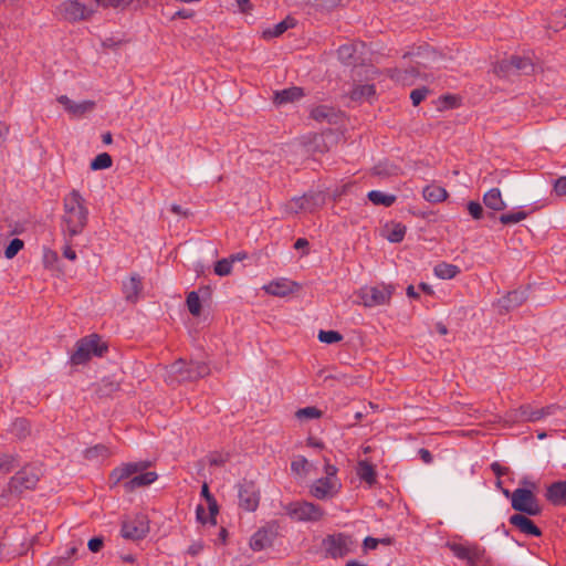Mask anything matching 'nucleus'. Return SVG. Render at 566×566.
Masks as SVG:
<instances>
[{
  "label": "nucleus",
  "mask_w": 566,
  "mask_h": 566,
  "mask_svg": "<svg viewBox=\"0 0 566 566\" xmlns=\"http://www.w3.org/2000/svg\"><path fill=\"white\" fill-rule=\"evenodd\" d=\"M88 222L86 200L76 189L63 198V213L61 217V231L64 238H74L81 234Z\"/></svg>",
  "instance_id": "1"
},
{
  "label": "nucleus",
  "mask_w": 566,
  "mask_h": 566,
  "mask_svg": "<svg viewBox=\"0 0 566 566\" xmlns=\"http://www.w3.org/2000/svg\"><path fill=\"white\" fill-rule=\"evenodd\" d=\"M209 366L202 361L186 363L179 359L167 368L166 381L169 385L180 384L185 381H195L199 378L208 376Z\"/></svg>",
  "instance_id": "2"
},
{
  "label": "nucleus",
  "mask_w": 566,
  "mask_h": 566,
  "mask_svg": "<svg viewBox=\"0 0 566 566\" xmlns=\"http://www.w3.org/2000/svg\"><path fill=\"white\" fill-rule=\"evenodd\" d=\"M324 462L325 476L314 481L310 488L311 495L317 500L334 497L342 486L337 478L338 469L334 464H331L329 460L326 458H324Z\"/></svg>",
  "instance_id": "3"
},
{
  "label": "nucleus",
  "mask_w": 566,
  "mask_h": 566,
  "mask_svg": "<svg viewBox=\"0 0 566 566\" xmlns=\"http://www.w3.org/2000/svg\"><path fill=\"white\" fill-rule=\"evenodd\" d=\"M321 547L325 558L339 559L355 551L356 541L350 534L338 532L326 535Z\"/></svg>",
  "instance_id": "4"
},
{
  "label": "nucleus",
  "mask_w": 566,
  "mask_h": 566,
  "mask_svg": "<svg viewBox=\"0 0 566 566\" xmlns=\"http://www.w3.org/2000/svg\"><path fill=\"white\" fill-rule=\"evenodd\" d=\"M107 350L106 344L101 342V338L96 334L81 338L76 343V349L71 356V363L73 365H82L91 359L92 356H103Z\"/></svg>",
  "instance_id": "5"
},
{
  "label": "nucleus",
  "mask_w": 566,
  "mask_h": 566,
  "mask_svg": "<svg viewBox=\"0 0 566 566\" xmlns=\"http://www.w3.org/2000/svg\"><path fill=\"white\" fill-rule=\"evenodd\" d=\"M394 286L390 284H379L375 286H363L357 291L359 304L365 307H376L390 304Z\"/></svg>",
  "instance_id": "6"
},
{
  "label": "nucleus",
  "mask_w": 566,
  "mask_h": 566,
  "mask_svg": "<svg viewBox=\"0 0 566 566\" xmlns=\"http://www.w3.org/2000/svg\"><path fill=\"white\" fill-rule=\"evenodd\" d=\"M286 514L297 522H318L325 511L317 504L307 501H296L285 506Z\"/></svg>",
  "instance_id": "7"
},
{
  "label": "nucleus",
  "mask_w": 566,
  "mask_h": 566,
  "mask_svg": "<svg viewBox=\"0 0 566 566\" xmlns=\"http://www.w3.org/2000/svg\"><path fill=\"white\" fill-rule=\"evenodd\" d=\"M325 205L323 192H310L302 197H295L285 205V212L297 214L300 212H314Z\"/></svg>",
  "instance_id": "8"
},
{
  "label": "nucleus",
  "mask_w": 566,
  "mask_h": 566,
  "mask_svg": "<svg viewBox=\"0 0 566 566\" xmlns=\"http://www.w3.org/2000/svg\"><path fill=\"white\" fill-rule=\"evenodd\" d=\"M451 552L455 557L467 562L469 566H488L489 557L484 548L475 544H451Z\"/></svg>",
  "instance_id": "9"
},
{
  "label": "nucleus",
  "mask_w": 566,
  "mask_h": 566,
  "mask_svg": "<svg viewBox=\"0 0 566 566\" xmlns=\"http://www.w3.org/2000/svg\"><path fill=\"white\" fill-rule=\"evenodd\" d=\"M239 507L245 512H255L260 505L261 492L256 483L243 480L238 484Z\"/></svg>",
  "instance_id": "10"
},
{
  "label": "nucleus",
  "mask_w": 566,
  "mask_h": 566,
  "mask_svg": "<svg viewBox=\"0 0 566 566\" xmlns=\"http://www.w3.org/2000/svg\"><path fill=\"white\" fill-rule=\"evenodd\" d=\"M39 482V473L34 468L24 467L18 471L8 483V492L20 494L27 490H33Z\"/></svg>",
  "instance_id": "11"
},
{
  "label": "nucleus",
  "mask_w": 566,
  "mask_h": 566,
  "mask_svg": "<svg viewBox=\"0 0 566 566\" xmlns=\"http://www.w3.org/2000/svg\"><path fill=\"white\" fill-rule=\"evenodd\" d=\"M56 11L62 19L72 23L88 20L94 14V10L78 0H66L57 6Z\"/></svg>",
  "instance_id": "12"
},
{
  "label": "nucleus",
  "mask_w": 566,
  "mask_h": 566,
  "mask_svg": "<svg viewBox=\"0 0 566 566\" xmlns=\"http://www.w3.org/2000/svg\"><path fill=\"white\" fill-rule=\"evenodd\" d=\"M512 507L515 511L523 512L527 515H538L541 506L536 496L531 490L516 489L511 495Z\"/></svg>",
  "instance_id": "13"
},
{
  "label": "nucleus",
  "mask_w": 566,
  "mask_h": 566,
  "mask_svg": "<svg viewBox=\"0 0 566 566\" xmlns=\"http://www.w3.org/2000/svg\"><path fill=\"white\" fill-rule=\"evenodd\" d=\"M149 532L148 520L145 515H136L133 518L125 520L122 524V536L127 539H142Z\"/></svg>",
  "instance_id": "14"
},
{
  "label": "nucleus",
  "mask_w": 566,
  "mask_h": 566,
  "mask_svg": "<svg viewBox=\"0 0 566 566\" xmlns=\"http://www.w3.org/2000/svg\"><path fill=\"white\" fill-rule=\"evenodd\" d=\"M149 465L146 461L124 463L115 468L109 474V481L113 485H117L124 480L129 479L132 475L144 471Z\"/></svg>",
  "instance_id": "15"
},
{
  "label": "nucleus",
  "mask_w": 566,
  "mask_h": 566,
  "mask_svg": "<svg viewBox=\"0 0 566 566\" xmlns=\"http://www.w3.org/2000/svg\"><path fill=\"white\" fill-rule=\"evenodd\" d=\"M297 289L298 284L296 282L285 277L273 280L263 286L265 293L280 297L287 296L294 293Z\"/></svg>",
  "instance_id": "16"
},
{
  "label": "nucleus",
  "mask_w": 566,
  "mask_h": 566,
  "mask_svg": "<svg viewBox=\"0 0 566 566\" xmlns=\"http://www.w3.org/2000/svg\"><path fill=\"white\" fill-rule=\"evenodd\" d=\"M57 102L63 105L64 109L75 117H81L84 114L92 112L95 108L94 101H82L76 103L69 98L66 95H61L57 97Z\"/></svg>",
  "instance_id": "17"
},
{
  "label": "nucleus",
  "mask_w": 566,
  "mask_h": 566,
  "mask_svg": "<svg viewBox=\"0 0 566 566\" xmlns=\"http://www.w3.org/2000/svg\"><path fill=\"white\" fill-rule=\"evenodd\" d=\"M104 10L114 9L124 11L128 8L140 10L149 6V0H94Z\"/></svg>",
  "instance_id": "18"
},
{
  "label": "nucleus",
  "mask_w": 566,
  "mask_h": 566,
  "mask_svg": "<svg viewBox=\"0 0 566 566\" xmlns=\"http://www.w3.org/2000/svg\"><path fill=\"white\" fill-rule=\"evenodd\" d=\"M143 290L142 277L138 274H132L127 281L123 283V294L125 300L136 303Z\"/></svg>",
  "instance_id": "19"
},
{
  "label": "nucleus",
  "mask_w": 566,
  "mask_h": 566,
  "mask_svg": "<svg viewBox=\"0 0 566 566\" xmlns=\"http://www.w3.org/2000/svg\"><path fill=\"white\" fill-rule=\"evenodd\" d=\"M510 523L518 528L522 533L531 536H541V530L534 524V522L523 514H514L510 517Z\"/></svg>",
  "instance_id": "20"
},
{
  "label": "nucleus",
  "mask_w": 566,
  "mask_h": 566,
  "mask_svg": "<svg viewBox=\"0 0 566 566\" xmlns=\"http://www.w3.org/2000/svg\"><path fill=\"white\" fill-rule=\"evenodd\" d=\"M349 97L354 102L371 103L376 98V88L373 84H358L353 87Z\"/></svg>",
  "instance_id": "21"
},
{
  "label": "nucleus",
  "mask_w": 566,
  "mask_h": 566,
  "mask_svg": "<svg viewBox=\"0 0 566 566\" xmlns=\"http://www.w3.org/2000/svg\"><path fill=\"white\" fill-rule=\"evenodd\" d=\"M157 473L154 471L149 472H140V474L133 476L128 481L124 483V489L126 492H132L138 488L149 485L157 480Z\"/></svg>",
  "instance_id": "22"
},
{
  "label": "nucleus",
  "mask_w": 566,
  "mask_h": 566,
  "mask_svg": "<svg viewBox=\"0 0 566 566\" xmlns=\"http://www.w3.org/2000/svg\"><path fill=\"white\" fill-rule=\"evenodd\" d=\"M546 497L554 505H566V481L551 484L547 489Z\"/></svg>",
  "instance_id": "23"
},
{
  "label": "nucleus",
  "mask_w": 566,
  "mask_h": 566,
  "mask_svg": "<svg viewBox=\"0 0 566 566\" xmlns=\"http://www.w3.org/2000/svg\"><path fill=\"white\" fill-rule=\"evenodd\" d=\"M422 197L430 203H440L448 199L449 193L446 188L432 182L423 188Z\"/></svg>",
  "instance_id": "24"
},
{
  "label": "nucleus",
  "mask_w": 566,
  "mask_h": 566,
  "mask_svg": "<svg viewBox=\"0 0 566 566\" xmlns=\"http://www.w3.org/2000/svg\"><path fill=\"white\" fill-rule=\"evenodd\" d=\"M273 535L265 528L258 530L250 539V547L254 552H260L272 545Z\"/></svg>",
  "instance_id": "25"
},
{
  "label": "nucleus",
  "mask_w": 566,
  "mask_h": 566,
  "mask_svg": "<svg viewBox=\"0 0 566 566\" xmlns=\"http://www.w3.org/2000/svg\"><path fill=\"white\" fill-rule=\"evenodd\" d=\"M483 203L486 208L493 211H502L506 207V203L503 200L501 190L499 188H492L488 190L483 196Z\"/></svg>",
  "instance_id": "26"
},
{
  "label": "nucleus",
  "mask_w": 566,
  "mask_h": 566,
  "mask_svg": "<svg viewBox=\"0 0 566 566\" xmlns=\"http://www.w3.org/2000/svg\"><path fill=\"white\" fill-rule=\"evenodd\" d=\"M296 22L295 19L287 17L281 22L274 24L272 28H268L262 32V36L265 40H270L273 38H277L282 35L285 31L289 29L295 27Z\"/></svg>",
  "instance_id": "27"
},
{
  "label": "nucleus",
  "mask_w": 566,
  "mask_h": 566,
  "mask_svg": "<svg viewBox=\"0 0 566 566\" xmlns=\"http://www.w3.org/2000/svg\"><path fill=\"white\" fill-rule=\"evenodd\" d=\"M407 228L402 223L391 222L385 226L384 237L392 243L401 242L405 238Z\"/></svg>",
  "instance_id": "28"
},
{
  "label": "nucleus",
  "mask_w": 566,
  "mask_h": 566,
  "mask_svg": "<svg viewBox=\"0 0 566 566\" xmlns=\"http://www.w3.org/2000/svg\"><path fill=\"white\" fill-rule=\"evenodd\" d=\"M304 92L301 87H290L283 91L276 92L274 102L276 104H285L290 102H294L303 97Z\"/></svg>",
  "instance_id": "29"
},
{
  "label": "nucleus",
  "mask_w": 566,
  "mask_h": 566,
  "mask_svg": "<svg viewBox=\"0 0 566 566\" xmlns=\"http://www.w3.org/2000/svg\"><path fill=\"white\" fill-rule=\"evenodd\" d=\"M527 296L525 291H512L507 293L500 302L505 310H512L522 305L526 301Z\"/></svg>",
  "instance_id": "30"
},
{
  "label": "nucleus",
  "mask_w": 566,
  "mask_h": 566,
  "mask_svg": "<svg viewBox=\"0 0 566 566\" xmlns=\"http://www.w3.org/2000/svg\"><path fill=\"white\" fill-rule=\"evenodd\" d=\"M357 475L360 480L365 481L369 485L376 483V470L375 467L368 461H359L357 465Z\"/></svg>",
  "instance_id": "31"
},
{
  "label": "nucleus",
  "mask_w": 566,
  "mask_h": 566,
  "mask_svg": "<svg viewBox=\"0 0 566 566\" xmlns=\"http://www.w3.org/2000/svg\"><path fill=\"white\" fill-rule=\"evenodd\" d=\"M434 275L442 280H451L460 273L458 265L440 262L433 269Z\"/></svg>",
  "instance_id": "32"
},
{
  "label": "nucleus",
  "mask_w": 566,
  "mask_h": 566,
  "mask_svg": "<svg viewBox=\"0 0 566 566\" xmlns=\"http://www.w3.org/2000/svg\"><path fill=\"white\" fill-rule=\"evenodd\" d=\"M507 67L530 74L534 71V64L528 57L513 55L507 60Z\"/></svg>",
  "instance_id": "33"
},
{
  "label": "nucleus",
  "mask_w": 566,
  "mask_h": 566,
  "mask_svg": "<svg viewBox=\"0 0 566 566\" xmlns=\"http://www.w3.org/2000/svg\"><path fill=\"white\" fill-rule=\"evenodd\" d=\"M367 197L376 206L390 207L396 201V196L387 195L378 190L369 191Z\"/></svg>",
  "instance_id": "34"
},
{
  "label": "nucleus",
  "mask_w": 566,
  "mask_h": 566,
  "mask_svg": "<svg viewBox=\"0 0 566 566\" xmlns=\"http://www.w3.org/2000/svg\"><path fill=\"white\" fill-rule=\"evenodd\" d=\"M111 454V450L104 444H96L84 451V458L86 460H103L108 458Z\"/></svg>",
  "instance_id": "35"
},
{
  "label": "nucleus",
  "mask_w": 566,
  "mask_h": 566,
  "mask_svg": "<svg viewBox=\"0 0 566 566\" xmlns=\"http://www.w3.org/2000/svg\"><path fill=\"white\" fill-rule=\"evenodd\" d=\"M310 463L303 455H297L291 462V470L297 475H306L308 473Z\"/></svg>",
  "instance_id": "36"
},
{
  "label": "nucleus",
  "mask_w": 566,
  "mask_h": 566,
  "mask_svg": "<svg viewBox=\"0 0 566 566\" xmlns=\"http://www.w3.org/2000/svg\"><path fill=\"white\" fill-rule=\"evenodd\" d=\"M112 157L107 153L97 155L91 163L92 170L107 169L112 166Z\"/></svg>",
  "instance_id": "37"
},
{
  "label": "nucleus",
  "mask_w": 566,
  "mask_h": 566,
  "mask_svg": "<svg viewBox=\"0 0 566 566\" xmlns=\"http://www.w3.org/2000/svg\"><path fill=\"white\" fill-rule=\"evenodd\" d=\"M356 48L354 44L340 45L337 50L338 59L345 64H352Z\"/></svg>",
  "instance_id": "38"
},
{
  "label": "nucleus",
  "mask_w": 566,
  "mask_h": 566,
  "mask_svg": "<svg viewBox=\"0 0 566 566\" xmlns=\"http://www.w3.org/2000/svg\"><path fill=\"white\" fill-rule=\"evenodd\" d=\"M189 312L193 316H199L201 313V302L197 292L192 291L188 294L186 300Z\"/></svg>",
  "instance_id": "39"
},
{
  "label": "nucleus",
  "mask_w": 566,
  "mask_h": 566,
  "mask_svg": "<svg viewBox=\"0 0 566 566\" xmlns=\"http://www.w3.org/2000/svg\"><path fill=\"white\" fill-rule=\"evenodd\" d=\"M526 218H527V213L525 211L520 210V211L502 214L500 217V221L503 224H515V223L523 221Z\"/></svg>",
  "instance_id": "40"
},
{
  "label": "nucleus",
  "mask_w": 566,
  "mask_h": 566,
  "mask_svg": "<svg viewBox=\"0 0 566 566\" xmlns=\"http://www.w3.org/2000/svg\"><path fill=\"white\" fill-rule=\"evenodd\" d=\"M234 259H222L214 264V273L219 276L229 275L232 271Z\"/></svg>",
  "instance_id": "41"
},
{
  "label": "nucleus",
  "mask_w": 566,
  "mask_h": 566,
  "mask_svg": "<svg viewBox=\"0 0 566 566\" xmlns=\"http://www.w3.org/2000/svg\"><path fill=\"white\" fill-rule=\"evenodd\" d=\"M295 417L300 420L318 419L322 417V411L319 409H317L316 407H305V408L298 409L295 412Z\"/></svg>",
  "instance_id": "42"
},
{
  "label": "nucleus",
  "mask_w": 566,
  "mask_h": 566,
  "mask_svg": "<svg viewBox=\"0 0 566 566\" xmlns=\"http://www.w3.org/2000/svg\"><path fill=\"white\" fill-rule=\"evenodd\" d=\"M332 115H333V109L325 105L316 106L311 112V117L317 122L326 120Z\"/></svg>",
  "instance_id": "43"
},
{
  "label": "nucleus",
  "mask_w": 566,
  "mask_h": 566,
  "mask_svg": "<svg viewBox=\"0 0 566 566\" xmlns=\"http://www.w3.org/2000/svg\"><path fill=\"white\" fill-rule=\"evenodd\" d=\"M17 465L15 458L11 454H0V473L7 474Z\"/></svg>",
  "instance_id": "44"
},
{
  "label": "nucleus",
  "mask_w": 566,
  "mask_h": 566,
  "mask_svg": "<svg viewBox=\"0 0 566 566\" xmlns=\"http://www.w3.org/2000/svg\"><path fill=\"white\" fill-rule=\"evenodd\" d=\"M318 339L325 344H334L340 342L343 335L336 331H319Z\"/></svg>",
  "instance_id": "45"
},
{
  "label": "nucleus",
  "mask_w": 566,
  "mask_h": 566,
  "mask_svg": "<svg viewBox=\"0 0 566 566\" xmlns=\"http://www.w3.org/2000/svg\"><path fill=\"white\" fill-rule=\"evenodd\" d=\"M23 241L21 239H13L4 250V256L7 259H13L19 251L23 249Z\"/></svg>",
  "instance_id": "46"
},
{
  "label": "nucleus",
  "mask_w": 566,
  "mask_h": 566,
  "mask_svg": "<svg viewBox=\"0 0 566 566\" xmlns=\"http://www.w3.org/2000/svg\"><path fill=\"white\" fill-rule=\"evenodd\" d=\"M467 209H468L469 214L474 220H481L483 218L484 210H483L482 205L479 201H469L467 205Z\"/></svg>",
  "instance_id": "47"
},
{
  "label": "nucleus",
  "mask_w": 566,
  "mask_h": 566,
  "mask_svg": "<svg viewBox=\"0 0 566 566\" xmlns=\"http://www.w3.org/2000/svg\"><path fill=\"white\" fill-rule=\"evenodd\" d=\"M429 90L426 87L416 88L410 93L413 106H418L428 95Z\"/></svg>",
  "instance_id": "48"
},
{
  "label": "nucleus",
  "mask_w": 566,
  "mask_h": 566,
  "mask_svg": "<svg viewBox=\"0 0 566 566\" xmlns=\"http://www.w3.org/2000/svg\"><path fill=\"white\" fill-rule=\"evenodd\" d=\"M553 190L559 197L566 196V176L559 177L554 181Z\"/></svg>",
  "instance_id": "49"
},
{
  "label": "nucleus",
  "mask_w": 566,
  "mask_h": 566,
  "mask_svg": "<svg viewBox=\"0 0 566 566\" xmlns=\"http://www.w3.org/2000/svg\"><path fill=\"white\" fill-rule=\"evenodd\" d=\"M72 239L73 238H64L65 244L63 247V256L70 261H75L77 255L76 252L72 249Z\"/></svg>",
  "instance_id": "50"
},
{
  "label": "nucleus",
  "mask_w": 566,
  "mask_h": 566,
  "mask_svg": "<svg viewBox=\"0 0 566 566\" xmlns=\"http://www.w3.org/2000/svg\"><path fill=\"white\" fill-rule=\"evenodd\" d=\"M208 503V509H209V517H210V522L211 524L216 525L217 524V514H218V504H217V501L216 499H212L210 501H207Z\"/></svg>",
  "instance_id": "51"
},
{
  "label": "nucleus",
  "mask_w": 566,
  "mask_h": 566,
  "mask_svg": "<svg viewBox=\"0 0 566 566\" xmlns=\"http://www.w3.org/2000/svg\"><path fill=\"white\" fill-rule=\"evenodd\" d=\"M13 429L25 436L29 432V423L25 419H18L13 422Z\"/></svg>",
  "instance_id": "52"
},
{
  "label": "nucleus",
  "mask_w": 566,
  "mask_h": 566,
  "mask_svg": "<svg viewBox=\"0 0 566 566\" xmlns=\"http://www.w3.org/2000/svg\"><path fill=\"white\" fill-rule=\"evenodd\" d=\"M87 546L91 552L97 553L103 547V539L99 537H93L88 541Z\"/></svg>",
  "instance_id": "53"
},
{
  "label": "nucleus",
  "mask_w": 566,
  "mask_h": 566,
  "mask_svg": "<svg viewBox=\"0 0 566 566\" xmlns=\"http://www.w3.org/2000/svg\"><path fill=\"white\" fill-rule=\"evenodd\" d=\"M491 469L497 478L503 476L509 472V468L501 465L499 462H493L491 464Z\"/></svg>",
  "instance_id": "54"
},
{
  "label": "nucleus",
  "mask_w": 566,
  "mask_h": 566,
  "mask_svg": "<svg viewBox=\"0 0 566 566\" xmlns=\"http://www.w3.org/2000/svg\"><path fill=\"white\" fill-rule=\"evenodd\" d=\"M203 549L202 542H193L187 549V553L191 556H196Z\"/></svg>",
  "instance_id": "55"
},
{
  "label": "nucleus",
  "mask_w": 566,
  "mask_h": 566,
  "mask_svg": "<svg viewBox=\"0 0 566 566\" xmlns=\"http://www.w3.org/2000/svg\"><path fill=\"white\" fill-rule=\"evenodd\" d=\"M365 549H376L379 545V541L377 538L367 536L363 542Z\"/></svg>",
  "instance_id": "56"
},
{
  "label": "nucleus",
  "mask_w": 566,
  "mask_h": 566,
  "mask_svg": "<svg viewBox=\"0 0 566 566\" xmlns=\"http://www.w3.org/2000/svg\"><path fill=\"white\" fill-rule=\"evenodd\" d=\"M227 458H223L222 455H218V454H212L210 458H209V464L210 465H217V467H221L226 462H227Z\"/></svg>",
  "instance_id": "57"
},
{
  "label": "nucleus",
  "mask_w": 566,
  "mask_h": 566,
  "mask_svg": "<svg viewBox=\"0 0 566 566\" xmlns=\"http://www.w3.org/2000/svg\"><path fill=\"white\" fill-rule=\"evenodd\" d=\"M374 171H375L376 175L390 176V175H396L397 174V168L391 166L389 169L381 170V166L377 165V166H375Z\"/></svg>",
  "instance_id": "58"
},
{
  "label": "nucleus",
  "mask_w": 566,
  "mask_h": 566,
  "mask_svg": "<svg viewBox=\"0 0 566 566\" xmlns=\"http://www.w3.org/2000/svg\"><path fill=\"white\" fill-rule=\"evenodd\" d=\"M197 520L201 523L208 522L206 509L202 505H198L196 510Z\"/></svg>",
  "instance_id": "59"
},
{
  "label": "nucleus",
  "mask_w": 566,
  "mask_h": 566,
  "mask_svg": "<svg viewBox=\"0 0 566 566\" xmlns=\"http://www.w3.org/2000/svg\"><path fill=\"white\" fill-rule=\"evenodd\" d=\"M390 76H391V78H394L398 82H402V83L407 82V71H405V72L394 71Z\"/></svg>",
  "instance_id": "60"
},
{
  "label": "nucleus",
  "mask_w": 566,
  "mask_h": 566,
  "mask_svg": "<svg viewBox=\"0 0 566 566\" xmlns=\"http://www.w3.org/2000/svg\"><path fill=\"white\" fill-rule=\"evenodd\" d=\"M419 454L424 463H430L432 461V455L429 450L420 449Z\"/></svg>",
  "instance_id": "61"
},
{
  "label": "nucleus",
  "mask_w": 566,
  "mask_h": 566,
  "mask_svg": "<svg viewBox=\"0 0 566 566\" xmlns=\"http://www.w3.org/2000/svg\"><path fill=\"white\" fill-rule=\"evenodd\" d=\"M241 12H248L251 10L250 0H235Z\"/></svg>",
  "instance_id": "62"
},
{
  "label": "nucleus",
  "mask_w": 566,
  "mask_h": 566,
  "mask_svg": "<svg viewBox=\"0 0 566 566\" xmlns=\"http://www.w3.org/2000/svg\"><path fill=\"white\" fill-rule=\"evenodd\" d=\"M201 495L207 500V501H210L213 497V495L210 493L209 491V486L207 483H203L202 488H201Z\"/></svg>",
  "instance_id": "63"
},
{
  "label": "nucleus",
  "mask_w": 566,
  "mask_h": 566,
  "mask_svg": "<svg viewBox=\"0 0 566 566\" xmlns=\"http://www.w3.org/2000/svg\"><path fill=\"white\" fill-rule=\"evenodd\" d=\"M308 247V241L304 238H300L294 243V249L300 250Z\"/></svg>",
  "instance_id": "64"
}]
</instances>
